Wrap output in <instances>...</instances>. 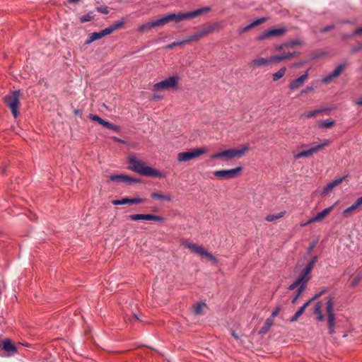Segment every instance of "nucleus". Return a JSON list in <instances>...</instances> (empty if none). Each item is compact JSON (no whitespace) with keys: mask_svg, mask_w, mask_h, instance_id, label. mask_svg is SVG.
Instances as JSON below:
<instances>
[{"mask_svg":"<svg viewBox=\"0 0 362 362\" xmlns=\"http://www.w3.org/2000/svg\"><path fill=\"white\" fill-rule=\"evenodd\" d=\"M211 9V7L206 6L187 13H170L160 19L141 25L139 27L138 30L144 33L151 28L165 25L170 21L177 23L183 20L197 18L204 13L210 11Z\"/></svg>","mask_w":362,"mask_h":362,"instance_id":"obj_1","label":"nucleus"},{"mask_svg":"<svg viewBox=\"0 0 362 362\" xmlns=\"http://www.w3.org/2000/svg\"><path fill=\"white\" fill-rule=\"evenodd\" d=\"M128 160L130 165L129 168L141 175L159 178L163 176V174L157 170L146 166L143 161L137 159L134 156H129Z\"/></svg>","mask_w":362,"mask_h":362,"instance_id":"obj_2","label":"nucleus"},{"mask_svg":"<svg viewBox=\"0 0 362 362\" xmlns=\"http://www.w3.org/2000/svg\"><path fill=\"white\" fill-rule=\"evenodd\" d=\"M20 91L15 90L4 97V102L11 111L13 116L16 118L18 115L20 105Z\"/></svg>","mask_w":362,"mask_h":362,"instance_id":"obj_3","label":"nucleus"},{"mask_svg":"<svg viewBox=\"0 0 362 362\" xmlns=\"http://www.w3.org/2000/svg\"><path fill=\"white\" fill-rule=\"evenodd\" d=\"M248 151V147L245 146L242 148H231L228 149L217 153H215L211 156V158H223L225 160H230L234 158H240Z\"/></svg>","mask_w":362,"mask_h":362,"instance_id":"obj_4","label":"nucleus"},{"mask_svg":"<svg viewBox=\"0 0 362 362\" xmlns=\"http://www.w3.org/2000/svg\"><path fill=\"white\" fill-rule=\"evenodd\" d=\"M325 305V311L327 315L329 332L332 334L334 332L335 322V315L334 313V298L332 296H329L327 298V302Z\"/></svg>","mask_w":362,"mask_h":362,"instance_id":"obj_5","label":"nucleus"},{"mask_svg":"<svg viewBox=\"0 0 362 362\" xmlns=\"http://www.w3.org/2000/svg\"><path fill=\"white\" fill-rule=\"evenodd\" d=\"M207 152L205 147L192 149L189 151L181 152L177 154V160L179 162H185L196 158Z\"/></svg>","mask_w":362,"mask_h":362,"instance_id":"obj_6","label":"nucleus"},{"mask_svg":"<svg viewBox=\"0 0 362 362\" xmlns=\"http://www.w3.org/2000/svg\"><path fill=\"white\" fill-rule=\"evenodd\" d=\"M310 271L304 269L300 272L297 279L288 286V289L294 290L298 286H303L304 288H306L307 284L310 279Z\"/></svg>","mask_w":362,"mask_h":362,"instance_id":"obj_7","label":"nucleus"},{"mask_svg":"<svg viewBox=\"0 0 362 362\" xmlns=\"http://www.w3.org/2000/svg\"><path fill=\"white\" fill-rule=\"evenodd\" d=\"M184 247L187 248L191 250L192 252L197 254L200 256H205L210 260H213L216 262V258L211 253L208 252L204 250V247L189 242H185L182 243Z\"/></svg>","mask_w":362,"mask_h":362,"instance_id":"obj_8","label":"nucleus"},{"mask_svg":"<svg viewBox=\"0 0 362 362\" xmlns=\"http://www.w3.org/2000/svg\"><path fill=\"white\" fill-rule=\"evenodd\" d=\"M177 84V77L171 76L159 83L154 84L153 86V90L156 91L159 90L169 89L175 87Z\"/></svg>","mask_w":362,"mask_h":362,"instance_id":"obj_9","label":"nucleus"},{"mask_svg":"<svg viewBox=\"0 0 362 362\" xmlns=\"http://www.w3.org/2000/svg\"><path fill=\"white\" fill-rule=\"evenodd\" d=\"M242 170L241 167L230 170H221L214 173V175L220 179H232L238 177Z\"/></svg>","mask_w":362,"mask_h":362,"instance_id":"obj_10","label":"nucleus"},{"mask_svg":"<svg viewBox=\"0 0 362 362\" xmlns=\"http://www.w3.org/2000/svg\"><path fill=\"white\" fill-rule=\"evenodd\" d=\"M329 141L328 140H325L323 143L316 145L315 146L311 147L308 150L303 151L297 154L294 155V158L296 159L301 158L303 157H309L313 154L317 153V151L322 150L325 146H327Z\"/></svg>","mask_w":362,"mask_h":362,"instance_id":"obj_11","label":"nucleus"},{"mask_svg":"<svg viewBox=\"0 0 362 362\" xmlns=\"http://www.w3.org/2000/svg\"><path fill=\"white\" fill-rule=\"evenodd\" d=\"M214 30V27L212 25H208L206 27L202 28L198 30L195 33L189 36L185 39V42H190L192 41H198L201 38L207 35L209 33H211Z\"/></svg>","mask_w":362,"mask_h":362,"instance_id":"obj_12","label":"nucleus"},{"mask_svg":"<svg viewBox=\"0 0 362 362\" xmlns=\"http://www.w3.org/2000/svg\"><path fill=\"white\" fill-rule=\"evenodd\" d=\"M129 218L131 221L145 220L154 221L158 222H163L165 221V218L163 217L153 214H132L129 216Z\"/></svg>","mask_w":362,"mask_h":362,"instance_id":"obj_13","label":"nucleus"},{"mask_svg":"<svg viewBox=\"0 0 362 362\" xmlns=\"http://www.w3.org/2000/svg\"><path fill=\"white\" fill-rule=\"evenodd\" d=\"M286 32V29L285 28H274L266 30L261 35H259L257 39L259 40L267 39L270 37L274 36H281L284 35Z\"/></svg>","mask_w":362,"mask_h":362,"instance_id":"obj_14","label":"nucleus"},{"mask_svg":"<svg viewBox=\"0 0 362 362\" xmlns=\"http://www.w3.org/2000/svg\"><path fill=\"white\" fill-rule=\"evenodd\" d=\"M346 64H341L338 65L332 73L322 79V82L326 84L329 83L332 79L337 78L346 69Z\"/></svg>","mask_w":362,"mask_h":362,"instance_id":"obj_15","label":"nucleus"},{"mask_svg":"<svg viewBox=\"0 0 362 362\" xmlns=\"http://www.w3.org/2000/svg\"><path fill=\"white\" fill-rule=\"evenodd\" d=\"M333 209V206L328 207L327 209H325L322 211L317 214L316 216H313V218H310L306 223L301 224V226H305L310 223H312L313 222H319L322 221L324 218H325L332 211Z\"/></svg>","mask_w":362,"mask_h":362,"instance_id":"obj_16","label":"nucleus"},{"mask_svg":"<svg viewBox=\"0 0 362 362\" xmlns=\"http://www.w3.org/2000/svg\"><path fill=\"white\" fill-rule=\"evenodd\" d=\"M110 180L113 182H122L128 184L137 183L139 182V179L132 178L129 176L123 175H110Z\"/></svg>","mask_w":362,"mask_h":362,"instance_id":"obj_17","label":"nucleus"},{"mask_svg":"<svg viewBox=\"0 0 362 362\" xmlns=\"http://www.w3.org/2000/svg\"><path fill=\"white\" fill-rule=\"evenodd\" d=\"M144 202V199L141 198H123L120 200H113L112 204L113 205H122V204H138Z\"/></svg>","mask_w":362,"mask_h":362,"instance_id":"obj_18","label":"nucleus"},{"mask_svg":"<svg viewBox=\"0 0 362 362\" xmlns=\"http://www.w3.org/2000/svg\"><path fill=\"white\" fill-rule=\"evenodd\" d=\"M271 63V58H257L251 61L249 66L255 69L269 66Z\"/></svg>","mask_w":362,"mask_h":362,"instance_id":"obj_19","label":"nucleus"},{"mask_svg":"<svg viewBox=\"0 0 362 362\" xmlns=\"http://www.w3.org/2000/svg\"><path fill=\"white\" fill-rule=\"evenodd\" d=\"M282 51H283L282 54L274 55V56H272V57H270L272 63H273V62L278 63V62H280L281 61H284V60L290 59L291 57H295L296 55V52H285V49L284 50H282Z\"/></svg>","mask_w":362,"mask_h":362,"instance_id":"obj_20","label":"nucleus"},{"mask_svg":"<svg viewBox=\"0 0 362 362\" xmlns=\"http://www.w3.org/2000/svg\"><path fill=\"white\" fill-rule=\"evenodd\" d=\"M308 71H306L304 74L298 77V78L292 81L289 85V88L291 90L297 89L300 87H301L305 81L308 79Z\"/></svg>","mask_w":362,"mask_h":362,"instance_id":"obj_21","label":"nucleus"},{"mask_svg":"<svg viewBox=\"0 0 362 362\" xmlns=\"http://www.w3.org/2000/svg\"><path fill=\"white\" fill-rule=\"evenodd\" d=\"M266 21H267V19L265 18H258V19L255 20L254 22L251 23L250 24H249L243 28H240L238 32L240 34L246 33V32L249 31L250 30H251L252 28L257 27V26L261 25L262 23H264Z\"/></svg>","mask_w":362,"mask_h":362,"instance_id":"obj_22","label":"nucleus"},{"mask_svg":"<svg viewBox=\"0 0 362 362\" xmlns=\"http://www.w3.org/2000/svg\"><path fill=\"white\" fill-rule=\"evenodd\" d=\"M344 177H341V178L335 179L333 181H332L329 183H328L325 186V187L323 189V193L326 194V193H328L329 192L332 191L334 187H336L340 183H341L342 181L344 180Z\"/></svg>","mask_w":362,"mask_h":362,"instance_id":"obj_23","label":"nucleus"},{"mask_svg":"<svg viewBox=\"0 0 362 362\" xmlns=\"http://www.w3.org/2000/svg\"><path fill=\"white\" fill-rule=\"evenodd\" d=\"M322 301H319L315 304L314 308V314L317 316V320L320 322H322L325 320V316L322 315Z\"/></svg>","mask_w":362,"mask_h":362,"instance_id":"obj_24","label":"nucleus"},{"mask_svg":"<svg viewBox=\"0 0 362 362\" xmlns=\"http://www.w3.org/2000/svg\"><path fill=\"white\" fill-rule=\"evenodd\" d=\"M151 197L153 199L159 201L170 202L172 198L169 194H164L161 192H155L151 194Z\"/></svg>","mask_w":362,"mask_h":362,"instance_id":"obj_25","label":"nucleus"},{"mask_svg":"<svg viewBox=\"0 0 362 362\" xmlns=\"http://www.w3.org/2000/svg\"><path fill=\"white\" fill-rule=\"evenodd\" d=\"M123 24H124L123 21L117 22V23L111 25L108 28H106L105 29L102 30V31H103V33L104 34V36L110 35L112 32L116 30L117 29L120 28L123 25Z\"/></svg>","mask_w":362,"mask_h":362,"instance_id":"obj_26","label":"nucleus"},{"mask_svg":"<svg viewBox=\"0 0 362 362\" xmlns=\"http://www.w3.org/2000/svg\"><path fill=\"white\" fill-rule=\"evenodd\" d=\"M2 349L7 352H15L16 347L12 344L10 339H6L2 341Z\"/></svg>","mask_w":362,"mask_h":362,"instance_id":"obj_27","label":"nucleus"},{"mask_svg":"<svg viewBox=\"0 0 362 362\" xmlns=\"http://www.w3.org/2000/svg\"><path fill=\"white\" fill-rule=\"evenodd\" d=\"M273 324L274 320H272V317L267 318L264 325L261 327L260 330L259 331V334H264L267 333Z\"/></svg>","mask_w":362,"mask_h":362,"instance_id":"obj_28","label":"nucleus"},{"mask_svg":"<svg viewBox=\"0 0 362 362\" xmlns=\"http://www.w3.org/2000/svg\"><path fill=\"white\" fill-rule=\"evenodd\" d=\"M302 42L299 40H293L287 43L283 44L279 47H276V49L278 51L284 50L286 47H293L297 45H300Z\"/></svg>","mask_w":362,"mask_h":362,"instance_id":"obj_29","label":"nucleus"},{"mask_svg":"<svg viewBox=\"0 0 362 362\" xmlns=\"http://www.w3.org/2000/svg\"><path fill=\"white\" fill-rule=\"evenodd\" d=\"M103 37H105V36H104V34L102 30H100L98 33H93L90 35L89 39H88L86 41V45L90 44L91 42H93L95 40H98L99 39H101Z\"/></svg>","mask_w":362,"mask_h":362,"instance_id":"obj_30","label":"nucleus"},{"mask_svg":"<svg viewBox=\"0 0 362 362\" xmlns=\"http://www.w3.org/2000/svg\"><path fill=\"white\" fill-rule=\"evenodd\" d=\"M89 118L93 121L98 122L100 124L104 126L105 127H107V126H110L109 122L104 120L103 119H102L101 117L96 115L90 114L89 115Z\"/></svg>","mask_w":362,"mask_h":362,"instance_id":"obj_31","label":"nucleus"},{"mask_svg":"<svg viewBox=\"0 0 362 362\" xmlns=\"http://www.w3.org/2000/svg\"><path fill=\"white\" fill-rule=\"evenodd\" d=\"M206 307L204 303H197L194 305V313L195 315H200L203 314V310Z\"/></svg>","mask_w":362,"mask_h":362,"instance_id":"obj_32","label":"nucleus"},{"mask_svg":"<svg viewBox=\"0 0 362 362\" xmlns=\"http://www.w3.org/2000/svg\"><path fill=\"white\" fill-rule=\"evenodd\" d=\"M285 214L286 211H281L277 214H269L265 217V220L269 222H272L282 218L285 215Z\"/></svg>","mask_w":362,"mask_h":362,"instance_id":"obj_33","label":"nucleus"},{"mask_svg":"<svg viewBox=\"0 0 362 362\" xmlns=\"http://www.w3.org/2000/svg\"><path fill=\"white\" fill-rule=\"evenodd\" d=\"M286 70V67H282L276 73L274 74L272 76L273 81H276L279 79L281 78L285 75Z\"/></svg>","mask_w":362,"mask_h":362,"instance_id":"obj_34","label":"nucleus"},{"mask_svg":"<svg viewBox=\"0 0 362 362\" xmlns=\"http://www.w3.org/2000/svg\"><path fill=\"white\" fill-rule=\"evenodd\" d=\"M358 208H360V206L358 205V204H357V202L356 201L351 206L346 209L344 211L343 214L344 216H348L350 213L358 209Z\"/></svg>","mask_w":362,"mask_h":362,"instance_id":"obj_35","label":"nucleus"},{"mask_svg":"<svg viewBox=\"0 0 362 362\" xmlns=\"http://www.w3.org/2000/svg\"><path fill=\"white\" fill-rule=\"evenodd\" d=\"M334 124V121L332 119H327L320 121L319 122V127L324 128H330Z\"/></svg>","mask_w":362,"mask_h":362,"instance_id":"obj_36","label":"nucleus"},{"mask_svg":"<svg viewBox=\"0 0 362 362\" xmlns=\"http://www.w3.org/2000/svg\"><path fill=\"white\" fill-rule=\"evenodd\" d=\"M296 288H298V289L296 291V296H294V298L291 300V303L293 304H295L297 302L298 299L300 298V296H301L302 293L305 289V288H304L303 286H298Z\"/></svg>","mask_w":362,"mask_h":362,"instance_id":"obj_37","label":"nucleus"},{"mask_svg":"<svg viewBox=\"0 0 362 362\" xmlns=\"http://www.w3.org/2000/svg\"><path fill=\"white\" fill-rule=\"evenodd\" d=\"M361 279H362V273L356 274V275L354 276V278L351 281V282L350 284V286L352 288H354L355 286H356L358 284V283L361 281Z\"/></svg>","mask_w":362,"mask_h":362,"instance_id":"obj_38","label":"nucleus"},{"mask_svg":"<svg viewBox=\"0 0 362 362\" xmlns=\"http://www.w3.org/2000/svg\"><path fill=\"white\" fill-rule=\"evenodd\" d=\"M320 112H322L321 110H314V111H311V112H305V113H303L302 115V117H307V118L313 117L316 116L317 115H318Z\"/></svg>","mask_w":362,"mask_h":362,"instance_id":"obj_39","label":"nucleus"},{"mask_svg":"<svg viewBox=\"0 0 362 362\" xmlns=\"http://www.w3.org/2000/svg\"><path fill=\"white\" fill-rule=\"evenodd\" d=\"M317 256H314L312 259L310 260V262L306 265L305 268L306 269L309 270V271H312V269H313L314 267V265L315 264V263L317 262Z\"/></svg>","mask_w":362,"mask_h":362,"instance_id":"obj_40","label":"nucleus"},{"mask_svg":"<svg viewBox=\"0 0 362 362\" xmlns=\"http://www.w3.org/2000/svg\"><path fill=\"white\" fill-rule=\"evenodd\" d=\"M186 43H187V42H185V39L182 41L174 42L167 45L165 47V49H171L174 48L175 46L185 45Z\"/></svg>","mask_w":362,"mask_h":362,"instance_id":"obj_41","label":"nucleus"},{"mask_svg":"<svg viewBox=\"0 0 362 362\" xmlns=\"http://www.w3.org/2000/svg\"><path fill=\"white\" fill-rule=\"evenodd\" d=\"M93 16L90 15V13H88L86 15H84L83 16H81L80 18V21L81 23H86V22H88V21H90L91 20H93Z\"/></svg>","mask_w":362,"mask_h":362,"instance_id":"obj_42","label":"nucleus"},{"mask_svg":"<svg viewBox=\"0 0 362 362\" xmlns=\"http://www.w3.org/2000/svg\"><path fill=\"white\" fill-rule=\"evenodd\" d=\"M310 304V301H308L306 302L302 307H300L299 308V310L296 312V313H298V315H299L300 316H301L303 315V313H304L305 310L306 309V308Z\"/></svg>","mask_w":362,"mask_h":362,"instance_id":"obj_43","label":"nucleus"},{"mask_svg":"<svg viewBox=\"0 0 362 362\" xmlns=\"http://www.w3.org/2000/svg\"><path fill=\"white\" fill-rule=\"evenodd\" d=\"M334 28H335V26L333 24L327 25V26L322 28L320 30V33H327V32H328L329 30H332L334 29Z\"/></svg>","mask_w":362,"mask_h":362,"instance_id":"obj_44","label":"nucleus"},{"mask_svg":"<svg viewBox=\"0 0 362 362\" xmlns=\"http://www.w3.org/2000/svg\"><path fill=\"white\" fill-rule=\"evenodd\" d=\"M96 10L101 13H104V14H107L108 13V9H107V7L106 6H100V7H97L96 8Z\"/></svg>","mask_w":362,"mask_h":362,"instance_id":"obj_45","label":"nucleus"},{"mask_svg":"<svg viewBox=\"0 0 362 362\" xmlns=\"http://www.w3.org/2000/svg\"><path fill=\"white\" fill-rule=\"evenodd\" d=\"M108 129H112L115 132H118L119 130V127L110 122V126H107L106 127Z\"/></svg>","mask_w":362,"mask_h":362,"instance_id":"obj_46","label":"nucleus"},{"mask_svg":"<svg viewBox=\"0 0 362 362\" xmlns=\"http://www.w3.org/2000/svg\"><path fill=\"white\" fill-rule=\"evenodd\" d=\"M362 49V42L359 43L357 46L353 47L352 52H357Z\"/></svg>","mask_w":362,"mask_h":362,"instance_id":"obj_47","label":"nucleus"},{"mask_svg":"<svg viewBox=\"0 0 362 362\" xmlns=\"http://www.w3.org/2000/svg\"><path fill=\"white\" fill-rule=\"evenodd\" d=\"M280 311L279 308H276L272 313L271 316L269 317H272V320H274V317L279 314Z\"/></svg>","mask_w":362,"mask_h":362,"instance_id":"obj_48","label":"nucleus"},{"mask_svg":"<svg viewBox=\"0 0 362 362\" xmlns=\"http://www.w3.org/2000/svg\"><path fill=\"white\" fill-rule=\"evenodd\" d=\"M323 293H324V291H321V292H320V293H318L315 294V296H314L311 299H310L308 301H310V303H311L313 300H315L317 299L320 296H321L323 294Z\"/></svg>","mask_w":362,"mask_h":362,"instance_id":"obj_49","label":"nucleus"},{"mask_svg":"<svg viewBox=\"0 0 362 362\" xmlns=\"http://www.w3.org/2000/svg\"><path fill=\"white\" fill-rule=\"evenodd\" d=\"M362 35V27H360V28L356 29L353 33V35Z\"/></svg>","mask_w":362,"mask_h":362,"instance_id":"obj_50","label":"nucleus"},{"mask_svg":"<svg viewBox=\"0 0 362 362\" xmlns=\"http://www.w3.org/2000/svg\"><path fill=\"white\" fill-rule=\"evenodd\" d=\"M313 90V86H307L305 89H303L302 91H301V94H304V93H307L311 90Z\"/></svg>","mask_w":362,"mask_h":362,"instance_id":"obj_51","label":"nucleus"},{"mask_svg":"<svg viewBox=\"0 0 362 362\" xmlns=\"http://www.w3.org/2000/svg\"><path fill=\"white\" fill-rule=\"evenodd\" d=\"M354 35H353V33L352 34H344L342 36H341V38L343 40H346L347 39H349V38H351L353 37Z\"/></svg>","mask_w":362,"mask_h":362,"instance_id":"obj_52","label":"nucleus"},{"mask_svg":"<svg viewBox=\"0 0 362 362\" xmlns=\"http://www.w3.org/2000/svg\"><path fill=\"white\" fill-rule=\"evenodd\" d=\"M162 98V97L160 95H153L151 97V100H159Z\"/></svg>","mask_w":362,"mask_h":362,"instance_id":"obj_53","label":"nucleus"},{"mask_svg":"<svg viewBox=\"0 0 362 362\" xmlns=\"http://www.w3.org/2000/svg\"><path fill=\"white\" fill-rule=\"evenodd\" d=\"M300 317V315H298V313H295V315L292 317V318L290 320L291 322H296L298 319Z\"/></svg>","mask_w":362,"mask_h":362,"instance_id":"obj_54","label":"nucleus"},{"mask_svg":"<svg viewBox=\"0 0 362 362\" xmlns=\"http://www.w3.org/2000/svg\"><path fill=\"white\" fill-rule=\"evenodd\" d=\"M300 317V315H298V313H295V315L292 317V318L290 320L291 322H296L298 319Z\"/></svg>","mask_w":362,"mask_h":362,"instance_id":"obj_55","label":"nucleus"},{"mask_svg":"<svg viewBox=\"0 0 362 362\" xmlns=\"http://www.w3.org/2000/svg\"><path fill=\"white\" fill-rule=\"evenodd\" d=\"M357 204L360 206V207L362 206V196L359 198H358L356 200Z\"/></svg>","mask_w":362,"mask_h":362,"instance_id":"obj_56","label":"nucleus"},{"mask_svg":"<svg viewBox=\"0 0 362 362\" xmlns=\"http://www.w3.org/2000/svg\"><path fill=\"white\" fill-rule=\"evenodd\" d=\"M356 103L358 105H362V98H359L356 101Z\"/></svg>","mask_w":362,"mask_h":362,"instance_id":"obj_57","label":"nucleus"},{"mask_svg":"<svg viewBox=\"0 0 362 362\" xmlns=\"http://www.w3.org/2000/svg\"><path fill=\"white\" fill-rule=\"evenodd\" d=\"M68 1H69V3H72V4H74V3H77V2H78V1H79V0H68Z\"/></svg>","mask_w":362,"mask_h":362,"instance_id":"obj_58","label":"nucleus"},{"mask_svg":"<svg viewBox=\"0 0 362 362\" xmlns=\"http://www.w3.org/2000/svg\"><path fill=\"white\" fill-rule=\"evenodd\" d=\"M232 335H233V337L234 338H235V339H238V337L237 334H235V332H232Z\"/></svg>","mask_w":362,"mask_h":362,"instance_id":"obj_59","label":"nucleus"},{"mask_svg":"<svg viewBox=\"0 0 362 362\" xmlns=\"http://www.w3.org/2000/svg\"><path fill=\"white\" fill-rule=\"evenodd\" d=\"M341 23H353V22L350 21H342Z\"/></svg>","mask_w":362,"mask_h":362,"instance_id":"obj_60","label":"nucleus"},{"mask_svg":"<svg viewBox=\"0 0 362 362\" xmlns=\"http://www.w3.org/2000/svg\"><path fill=\"white\" fill-rule=\"evenodd\" d=\"M132 320H139V318H138V317L136 315H134L132 316Z\"/></svg>","mask_w":362,"mask_h":362,"instance_id":"obj_61","label":"nucleus"},{"mask_svg":"<svg viewBox=\"0 0 362 362\" xmlns=\"http://www.w3.org/2000/svg\"><path fill=\"white\" fill-rule=\"evenodd\" d=\"M74 113L76 115H78L79 113V111L78 110H74Z\"/></svg>","mask_w":362,"mask_h":362,"instance_id":"obj_62","label":"nucleus"},{"mask_svg":"<svg viewBox=\"0 0 362 362\" xmlns=\"http://www.w3.org/2000/svg\"><path fill=\"white\" fill-rule=\"evenodd\" d=\"M313 248V246H311L310 248H309V251H311Z\"/></svg>","mask_w":362,"mask_h":362,"instance_id":"obj_63","label":"nucleus"},{"mask_svg":"<svg viewBox=\"0 0 362 362\" xmlns=\"http://www.w3.org/2000/svg\"><path fill=\"white\" fill-rule=\"evenodd\" d=\"M2 173H5V168H2Z\"/></svg>","mask_w":362,"mask_h":362,"instance_id":"obj_64","label":"nucleus"}]
</instances>
